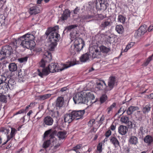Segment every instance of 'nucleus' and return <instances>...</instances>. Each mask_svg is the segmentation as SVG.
<instances>
[{
    "label": "nucleus",
    "mask_w": 153,
    "mask_h": 153,
    "mask_svg": "<svg viewBox=\"0 0 153 153\" xmlns=\"http://www.w3.org/2000/svg\"><path fill=\"white\" fill-rule=\"evenodd\" d=\"M48 68L49 70V72L51 73L57 72L59 71V70L60 71H61L63 70V69H61L59 68L58 64L55 63H52L49 64Z\"/></svg>",
    "instance_id": "14"
},
{
    "label": "nucleus",
    "mask_w": 153,
    "mask_h": 153,
    "mask_svg": "<svg viewBox=\"0 0 153 153\" xmlns=\"http://www.w3.org/2000/svg\"><path fill=\"white\" fill-rule=\"evenodd\" d=\"M53 118L50 116H48L45 117L44 119L43 125L44 126H51L53 124Z\"/></svg>",
    "instance_id": "22"
},
{
    "label": "nucleus",
    "mask_w": 153,
    "mask_h": 153,
    "mask_svg": "<svg viewBox=\"0 0 153 153\" xmlns=\"http://www.w3.org/2000/svg\"><path fill=\"white\" fill-rule=\"evenodd\" d=\"M17 132V130L16 129L13 128H11V131L10 134L7 135V140L4 143L2 144V146H3L6 144L9 140H12V138L13 137L15 138V134Z\"/></svg>",
    "instance_id": "15"
},
{
    "label": "nucleus",
    "mask_w": 153,
    "mask_h": 153,
    "mask_svg": "<svg viewBox=\"0 0 153 153\" xmlns=\"http://www.w3.org/2000/svg\"><path fill=\"white\" fill-rule=\"evenodd\" d=\"M36 103L35 102H31L30 103V105H29L30 107V109H31L32 108L34 107Z\"/></svg>",
    "instance_id": "62"
},
{
    "label": "nucleus",
    "mask_w": 153,
    "mask_h": 153,
    "mask_svg": "<svg viewBox=\"0 0 153 153\" xmlns=\"http://www.w3.org/2000/svg\"><path fill=\"white\" fill-rule=\"evenodd\" d=\"M111 132L110 129H109L106 131L105 134V135L106 137L108 138L111 135Z\"/></svg>",
    "instance_id": "56"
},
{
    "label": "nucleus",
    "mask_w": 153,
    "mask_h": 153,
    "mask_svg": "<svg viewBox=\"0 0 153 153\" xmlns=\"http://www.w3.org/2000/svg\"><path fill=\"white\" fill-rule=\"evenodd\" d=\"M24 113V109H21V110L19 111H18L16 113H14V114L13 115L14 116L18 114H21L23 113Z\"/></svg>",
    "instance_id": "59"
},
{
    "label": "nucleus",
    "mask_w": 153,
    "mask_h": 153,
    "mask_svg": "<svg viewBox=\"0 0 153 153\" xmlns=\"http://www.w3.org/2000/svg\"><path fill=\"white\" fill-rule=\"evenodd\" d=\"M51 42V44L49 46V50L51 51H53L56 46L57 45V42Z\"/></svg>",
    "instance_id": "44"
},
{
    "label": "nucleus",
    "mask_w": 153,
    "mask_h": 153,
    "mask_svg": "<svg viewBox=\"0 0 153 153\" xmlns=\"http://www.w3.org/2000/svg\"><path fill=\"white\" fill-rule=\"evenodd\" d=\"M71 112L74 120H77L82 118L85 111L84 110L73 111Z\"/></svg>",
    "instance_id": "11"
},
{
    "label": "nucleus",
    "mask_w": 153,
    "mask_h": 153,
    "mask_svg": "<svg viewBox=\"0 0 153 153\" xmlns=\"http://www.w3.org/2000/svg\"><path fill=\"white\" fill-rule=\"evenodd\" d=\"M116 128V125H114L113 124H112L110 127V129L113 131L115 130Z\"/></svg>",
    "instance_id": "60"
},
{
    "label": "nucleus",
    "mask_w": 153,
    "mask_h": 153,
    "mask_svg": "<svg viewBox=\"0 0 153 153\" xmlns=\"http://www.w3.org/2000/svg\"><path fill=\"white\" fill-rule=\"evenodd\" d=\"M34 39V35L29 33L23 35L21 36L22 46L24 48L33 49L36 45Z\"/></svg>",
    "instance_id": "1"
},
{
    "label": "nucleus",
    "mask_w": 153,
    "mask_h": 153,
    "mask_svg": "<svg viewBox=\"0 0 153 153\" xmlns=\"http://www.w3.org/2000/svg\"><path fill=\"white\" fill-rule=\"evenodd\" d=\"M135 44V42H131L128 43V44L126 46L124 50V52H127L128 49H130L131 47L133 46Z\"/></svg>",
    "instance_id": "45"
},
{
    "label": "nucleus",
    "mask_w": 153,
    "mask_h": 153,
    "mask_svg": "<svg viewBox=\"0 0 153 153\" xmlns=\"http://www.w3.org/2000/svg\"><path fill=\"white\" fill-rule=\"evenodd\" d=\"M51 96V94H48L42 95H40L39 96V98L40 100H44L50 98Z\"/></svg>",
    "instance_id": "43"
},
{
    "label": "nucleus",
    "mask_w": 153,
    "mask_h": 153,
    "mask_svg": "<svg viewBox=\"0 0 153 153\" xmlns=\"http://www.w3.org/2000/svg\"><path fill=\"white\" fill-rule=\"evenodd\" d=\"M1 88H0V89H2L6 90H9V85H8L7 82V80L6 79H5L4 82L3 80L2 81V83H1Z\"/></svg>",
    "instance_id": "33"
},
{
    "label": "nucleus",
    "mask_w": 153,
    "mask_h": 153,
    "mask_svg": "<svg viewBox=\"0 0 153 153\" xmlns=\"http://www.w3.org/2000/svg\"><path fill=\"white\" fill-rule=\"evenodd\" d=\"M64 119L65 122H68L69 123L74 120L71 112L69 114H65L64 117Z\"/></svg>",
    "instance_id": "26"
},
{
    "label": "nucleus",
    "mask_w": 153,
    "mask_h": 153,
    "mask_svg": "<svg viewBox=\"0 0 153 153\" xmlns=\"http://www.w3.org/2000/svg\"><path fill=\"white\" fill-rule=\"evenodd\" d=\"M66 132L61 131L58 132L57 135L59 139H63L66 137Z\"/></svg>",
    "instance_id": "39"
},
{
    "label": "nucleus",
    "mask_w": 153,
    "mask_h": 153,
    "mask_svg": "<svg viewBox=\"0 0 153 153\" xmlns=\"http://www.w3.org/2000/svg\"><path fill=\"white\" fill-rule=\"evenodd\" d=\"M121 122L123 123L127 124L129 127L131 128L133 127V123L131 121H129L128 117L126 116H122L120 119Z\"/></svg>",
    "instance_id": "18"
},
{
    "label": "nucleus",
    "mask_w": 153,
    "mask_h": 153,
    "mask_svg": "<svg viewBox=\"0 0 153 153\" xmlns=\"http://www.w3.org/2000/svg\"><path fill=\"white\" fill-rule=\"evenodd\" d=\"M151 106L149 104L143 106L142 109V111L143 114H146L149 113L151 110Z\"/></svg>",
    "instance_id": "30"
},
{
    "label": "nucleus",
    "mask_w": 153,
    "mask_h": 153,
    "mask_svg": "<svg viewBox=\"0 0 153 153\" xmlns=\"http://www.w3.org/2000/svg\"><path fill=\"white\" fill-rule=\"evenodd\" d=\"M0 132L2 133H7V134L8 133L9 131L8 130L4 128H2L0 129Z\"/></svg>",
    "instance_id": "57"
},
{
    "label": "nucleus",
    "mask_w": 153,
    "mask_h": 153,
    "mask_svg": "<svg viewBox=\"0 0 153 153\" xmlns=\"http://www.w3.org/2000/svg\"><path fill=\"white\" fill-rule=\"evenodd\" d=\"M12 52V49L11 47L8 45L3 47L1 51V55L2 56L1 60H2L5 57L9 56Z\"/></svg>",
    "instance_id": "3"
},
{
    "label": "nucleus",
    "mask_w": 153,
    "mask_h": 153,
    "mask_svg": "<svg viewBox=\"0 0 153 153\" xmlns=\"http://www.w3.org/2000/svg\"><path fill=\"white\" fill-rule=\"evenodd\" d=\"M110 142L114 147L116 148L120 147V143L115 136H111L110 138Z\"/></svg>",
    "instance_id": "16"
},
{
    "label": "nucleus",
    "mask_w": 153,
    "mask_h": 153,
    "mask_svg": "<svg viewBox=\"0 0 153 153\" xmlns=\"http://www.w3.org/2000/svg\"><path fill=\"white\" fill-rule=\"evenodd\" d=\"M153 55L149 56L144 62L142 65V66L146 67L148 65L151 61L152 59Z\"/></svg>",
    "instance_id": "42"
},
{
    "label": "nucleus",
    "mask_w": 153,
    "mask_h": 153,
    "mask_svg": "<svg viewBox=\"0 0 153 153\" xmlns=\"http://www.w3.org/2000/svg\"><path fill=\"white\" fill-rule=\"evenodd\" d=\"M99 50L101 52L104 53H107L110 51V48H107L104 45H101L99 47Z\"/></svg>",
    "instance_id": "35"
},
{
    "label": "nucleus",
    "mask_w": 153,
    "mask_h": 153,
    "mask_svg": "<svg viewBox=\"0 0 153 153\" xmlns=\"http://www.w3.org/2000/svg\"><path fill=\"white\" fill-rule=\"evenodd\" d=\"M90 57L89 53H86L82 55L79 57V60L81 62H85L87 61Z\"/></svg>",
    "instance_id": "25"
},
{
    "label": "nucleus",
    "mask_w": 153,
    "mask_h": 153,
    "mask_svg": "<svg viewBox=\"0 0 153 153\" xmlns=\"http://www.w3.org/2000/svg\"><path fill=\"white\" fill-rule=\"evenodd\" d=\"M28 57H25L21 58L18 59V61L21 63H23L26 62L27 61Z\"/></svg>",
    "instance_id": "54"
},
{
    "label": "nucleus",
    "mask_w": 153,
    "mask_h": 153,
    "mask_svg": "<svg viewBox=\"0 0 153 153\" xmlns=\"http://www.w3.org/2000/svg\"><path fill=\"white\" fill-rule=\"evenodd\" d=\"M5 16L4 15L0 14V25L1 26H5Z\"/></svg>",
    "instance_id": "41"
},
{
    "label": "nucleus",
    "mask_w": 153,
    "mask_h": 153,
    "mask_svg": "<svg viewBox=\"0 0 153 153\" xmlns=\"http://www.w3.org/2000/svg\"><path fill=\"white\" fill-rule=\"evenodd\" d=\"M85 45L84 42L81 38H78L74 42L75 50L77 52L81 51Z\"/></svg>",
    "instance_id": "5"
},
{
    "label": "nucleus",
    "mask_w": 153,
    "mask_h": 153,
    "mask_svg": "<svg viewBox=\"0 0 153 153\" xmlns=\"http://www.w3.org/2000/svg\"><path fill=\"white\" fill-rule=\"evenodd\" d=\"M146 28V25H144L140 27L136 32L137 35L139 36L144 35L147 31Z\"/></svg>",
    "instance_id": "23"
},
{
    "label": "nucleus",
    "mask_w": 153,
    "mask_h": 153,
    "mask_svg": "<svg viewBox=\"0 0 153 153\" xmlns=\"http://www.w3.org/2000/svg\"><path fill=\"white\" fill-rule=\"evenodd\" d=\"M96 7L97 10H103L107 8V1L105 0H96Z\"/></svg>",
    "instance_id": "8"
},
{
    "label": "nucleus",
    "mask_w": 153,
    "mask_h": 153,
    "mask_svg": "<svg viewBox=\"0 0 153 153\" xmlns=\"http://www.w3.org/2000/svg\"><path fill=\"white\" fill-rule=\"evenodd\" d=\"M77 27L76 25H71L68 26L66 28L67 31H70L71 29L74 28L75 27Z\"/></svg>",
    "instance_id": "53"
},
{
    "label": "nucleus",
    "mask_w": 153,
    "mask_h": 153,
    "mask_svg": "<svg viewBox=\"0 0 153 153\" xmlns=\"http://www.w3.org/2000/svg\"><path fill=\"white\" fill-rule=\"evenodd\" d=\"M128 131V128L126 126L120 125L118 127V132L120 134L125 135L127 134Z\"/></svg>",
    "instance_id": "21"
},
{
    "label": "nucleus",
    "mask_w": 153,
    "mask_h": 153,
    "mask_svg": "<svg viewBox=\"0 0 153 153\" xmlns=\"http://www.w3.org/2000/svg\"><path fill=\"white\" fill-rule=\"evenodd\" d=\"M73 99L75 104L84 103V97L83 95L79 93L76 94L73 97Z\"/></svg>",
    "instance_id": "12"
},
{
    "label": "nucleus",
    "mask_w": 153,
    "mask_h": 153,
    "mask_svg": "<svg viewBox=\"0 0 153 153\" xmlns=\"http://www.w3.org/2000/svg\"><path fill=\"white\" fill-rule=\"evenodd\" d=\"M79 33L77 32L75 30H73L70 33V39L71 41H75L78 38H80L79 37Z\"/></svg>",
    "instance_id": "24"
},
{
    "label": "nucleus",
    "mask_w": 153,
    "mask_h": 153,
    "mask_svg": "<svg viewBox=\"0 0 153 153\" xmlns=\"http://www.w3.org/2000/svg\"><path fill=\"white\" fill-rule=\"evenodd\" d=\"M99 49V47L98 46L90 48L89 53L90 57L93 59L98 57L101 54Z\"/></svg>",
    "instance_id": "7"
},
{
    "label": "nucleus",
    "mask_w": 153,
    "mask_h": 153,
    "mask_svg": "<svg viewBox=\"0 0 153 153\" xmlns=\"http://www.w3.org/2000/svg\"><path fill=\"white\" fill-rule=\"evenodd\" d=\"M128 142L130 144L136 145L138 143V138L135 136H131L128 140Z\"/></svg>",
    "instance_id": "31"
},
{
    "label": "nucleus",
    "mask_w": 153,
    "mask_h": 153,
    "mask_svg": "<svg viewBox=\"0 0 153 153\" xmlns=\"http://www.w3.org/2000/svg\"><path fill=\"white\" fill-rule=\"evenodd\" d=\"M57 131L56 130L53 131V132L50 135L49 139L45 141L43 144V147L45 148H46L49 147L51 143H53L54 141L56 138L54 135L56 134Z\"/></svg>",
    "instance_id": "6"
},
{
    "label": "nucleus",
    "mask_w": 153,
    "mask_h": 153,
    "mask_svg": "<svg viewBox=\"0 0 153 153\" xmlns=\"http://www.w3.org/2000/svg\"><path fill=\"white\" fill-rule=\"evenodd\" d=\"M29 7V13L30 15H36L40 13V8L39 6L30 4Z\"/></svg>",
    "instance_id": "10"
},
{
    "label": "nucleus",
    "mask_w": 153,
    "mask_h": 153,
    "mask_svg": "<svg viewBox=\"0 0 153 153\" xmlns=\"http://www.w3.org/2000/svg\"><path fill=\"white\" fill-rule=\"evenodd\" d=\"M107 96L105 94L102 95L100 98V101L101 103L105 102L107 100Z\"/></svg>",
    "instance_id": "49"
},
{
    "label": "nucleus",
    "mask_w": 153,
    "mask_h": 153,
    "mask_svg": "<svg viewBox=\"0 0 153 153\" xmlns=\"http://www.w3.org/2000/svg\"><path fill=\"white\" fill-rule=\"evenodd\" d=\"M82 146V144H78L76 146L73 147L70 150L74 151L76 153H81V152L79 151V150L80 149Z\"/></svg>",
    "instance_id": "38"
},
{
    "label": "nucleus",
    "mask_w": 153,
    "mask_h": 153,
    "mask_svg": "<svg viewBox=\"0 0 153 153\" xmlns=\"http://www.w3.org/2000/svg\"><path fill=\"white\" fill-rule=\"evenodd\" d=\"M12 43L15 48H17L20 45L22 46V41L21 39V37H20L17 39H14L13 40Z\"/></svg>",
    "instance_id": "29"
},
{
    "label": "nucleus",
    "mask_w": 153,
    "mask_h": 153,
    "mask_svg": "<svg viewBox=\"0 0 153 153\" xmlns=\"http://www.w3.org/2000/svg\"><path fill=\"white\" fill-rule=\"evenodd\" d=\"M145 128L142 126H140L138 130V134L140 135H143L145 131Z\"/></svg>",
    "instance_id": "50"
},
{
    "label": "nucleus",
    "mask_w": 153,
    "mask_h": 153,
    "mask_svg": "<svg viewBox=\"0 0 153 153\" xmlns=\"http://www.w3.org/2000/svg\"><path fill=\"white\" fill-rule=\"evenodd\" d=\"M106 39L107 41L110 43H111L114 41V38L112 36H108Z\"/></svg>",
    "instance_id": "55"
},
{
    "label": "nucleus",
    "mask_w": 153,
    "mask_h": 153,
    "mask_svg": "<svg viewBox=\"0 0 153 153\" xmlns=\"http://www.w3.org/2000/svg\"><path fill=\"white\" fill-rule=\"evenodd\" d=\"M8 67L9 70L11 72L15 71L17 70V68L16 65L14 63L10 64Z\"/></svg>",
    "instance_id": "37"
},
{
    "label": "nucleus",
    "mask_w": 153,
    "mask_h": 153,
    "mask_svg": "<svg viewBox=\"0 0 153 153\" xmlns=\"http://www.w3.org/2000/svg\"><path fill=\"white\" fill-rule=\"evenodd\" d=\"M83 94L84 95V103L88 105L90 104L92 102V100H94L95 98L94 95L91 92H88L85 93H83Z\"/></svg>",
    "instance_id": "9"
},
{
    "label": "nucleus",
    "mask_w": 153,
    "mask_h": 153,
    "mask_svg": "<svg viewBox=\"0 0 153 153\" xmlns=\"http://www.w3.org/2000/svg\"><path fill=\"white\" fill-rule=\"evenodd\" d=\"M38 75L41 77H43L44 76H47L50 72L48 68H43L41 71L39 69L37 71Z\"/></svg>",
    "instance_id": "17"
},
{
    "label": "nucleus",
    "mask_w": 153,
    "mask_h": 153,
    "mask_svg": "<svg viewBox=\"0 0 153 153\" xmlns=\"http://www.w3.org/2000/svg\"><path fill=\"white\" fill-rule=\"evenodd\" d=\"M64 104V99L62 97H58L56 101V106L57 107L60 108L62 107Z\"/></svg>",
    "instance_id": "27"
},
{
    "label": "nucleus",
    "mask_w": 153,
    "mask_h": 153,
    "mask_svg": "<svg viewBox=\"0 0 153 153\" xmlns=\"http://www.w3.org/2000/svg\"><path fill=\"white\" fill-rule=\"evenodd\" d=\"M7 82L9 85V89L11 90L14 88L16 82L13 79H10L8 80H7Z\"/></svg>",
    "instance_id": "32"
},
{
    "label": "nucleus",
    "mask_w": 153,
    "mask_h": 153,
    "mask_svg": "<svg viewBox=\"0 0 153 153\" xmlns=\"http://www.w3.org/2000/svg\"><path fill=\"white\" fill-rule=\"evenodd\" d=\"M138 109V108L137 107H134L131 106L127 109L126 113L128 115H130L133 112Z\"/></svg>",
    "instance_id": "34"
},
{
    "label": "nucleus",
    "mask_w": 153,
    "mask_h": 153,
    "mask_svg": "<svg viewBox=\"0 0 153 153\" xmlns=\"http://www.w3.org/2000/svg\"><path fill=\"white\" fill-rule=\"evenodd\" d=\"M111 21L110 19H108L103 21L100 25V27L102 30H104L105 28L110 25L111 23Z\"/></svg>",
    "instance_id": "19"
},
{
    "label": "nucleus",
    "mask_w": 153,
    "mask_h": 153,
    "mask_svg": "<svg viewBox=\"0 0 153 153\" xmlns=\"http://www.w3.org/2000/svg\"><path fill=\"white\" fill-rule=\"evenodd\" d=\"M126 18L123 16L120 15L118 16V21L122 23H124L125 22Z\"/></svg>",
    "instance_id": "47"
},
{
    "label": "nucleus",
    "mask_w": 153,
    "mask_h": 153,
    "mask_svg": "<svg viewBox=\"0 0 153 153\" xmlns=\"http://www.w3.org/2000/svg\"><path fill=\"white\" fill-rule=\"evenodd\" d=\"M51 129L47 130L45 131L44 134V138L45 139H49V136L53 132H51Z\"/></svg>",
    "instance_id": "48"
},
{
    "label": "nucleus",
    "mask_w": 153,
    "mask_h": 153,
    "mask_svg": "<svg viewBox=\"0 0 153 153\" xmlns=\"http://www.w3.org/2000/svg\"><path fill=\"white\" fill-rule=\"evenodd\" d=\"M70 11L69 10H65L63 12V14L61 17V19L62 20H66L70 16Z\"/></svg>",
    "instance_id": "28"
},
{
    "label": "nucleus",
    "mask_w": 153,
    "mask_h": 153,
    "mask_svg": "<svg viewBox=\"0 0 153 153\" xmlns=\"http://www.w3.org/2000/svg\"><path fill=\"white\" fill-rule=\"evenodd\" d=\"M147 30L149 32L153 31V24L151 25L148 28Z\"/></svg>",
    "instance_id": "61"
},
{
    "label": "nucleus",
    "mask_w": 153,
    "mask_h": 153,
    "mask_svg": "<svg viewBox=\"0 0 153 153\" xmlns=\"http://www.w3.org/2000/svg\"><path fill=\"white\" fill-rule=\"evenodd\" d=\"M102 143H98L97 147V150L99 152V153H101L102 152Z\"/></svg>",
    "instance_id": "51"
},
{
    "label": "nucleus",
    "mask_w": 153,
    "mask_h": 153,
    "mask_svg": "<svg viewBox=\"0 0 153 153\" xmlns=\"http://www.w3.org/2000/svg\"><path fill=\"white\" fill-rule=\"evenodd\" d=\"M96 88L100 90L105 91L108 90V86L103 80H99L97 82Z\"/></svg>",
    "instance_id": "13"
},
{
    "label": "nucleus",
    "mask_w": 153,
    "mask_h": 153,
    "mask_svg": "<svg viewBox=\"0 0 153 153\" xmlns=\"http://www.w3.org/2000/svg\"><path fill=\"white\" fill-rule=\"evenodd\" d=\"M44 58L45 59V60L42 59L39 63L40 66L43 68L45 67L46 62L47 61H50L52 59L51 53L50 51H46L44 54Z\"/></svg>",
    "instance_id": "4"
},
{
    "label": "nucleus",
    "mask_w": 153,
    "mask_h": 153,
    "mask_svg": "<svg viewBox=\"0 0 153 153\" xmlns=\"http://www.w3.org/2000/svg\"><path fill=\"white\" fill-rule=\"evenodd\" d=\"M79 9L77 7H76L74 10L73 13L75 14H76L79 12Z\"/></svg>",
    "instance_id": "63"
},
{
    "label": "nucleus",
    "mask_w": 153,
    "mask_h": 153,
    "mask_svg": "<svg viewBox=\"0 0 153 153\" xmlns=\"http://www.w3.org/2000/svg\"><path fill=\"white\" fill-rule=\"evenodd\" d=\"M76 64V63H74L73 62H70L68 64H64L63 65V66L64 68H67L70 67L71 66H73Z\"/></svg>",
    "instance_id": "52"
},
{
    "label": "nucleus",
    "mask_w": 153,
    "mask_h": 153,
    "mask_svg": "<svg viewBox=\"0 0 153 153\" xmlns=\"http://www.w3.org/2000/svg\"><path fill=\"white\" fill-rule=\"evenodd\" d=\"M116 104L115 102H114L107 109V111L108 114H109L111 111H112L113 109L116 107Z\"/></svg>",
    "instance_id": "46"
},
{
    "label": "nucleus",
    "mask_w": 153,
    "mask_h": 153,
    "mask_svg": "<svg viewBox=\"0 0 153 153\" xmlns=\"http://www.w3.org/2000/svg\"><path fill=\"white\" fill-rule=\"evenodd\" d=\"M0 101L3 102H7L5 97L2 95L0 96Z\"/></svg>",
    "instance_id": "58"
},
{
    "label": "nucleus",
    "mask_w": 153,
    "mask_h": 153,
    "mask_svg": "<svg viewBox=\"0 0 153 153\" xmlns=\"http://www.w3.org/2000/svg\"><path fill=\"white\" fill-rule=\"evenodd\" d=\"M116 31L120 34H122L124 31V28L122 25H117L115 27Z\"/></svg>",
    "instance_id": "40"
},
{
    "label": "nucleus",
    "mask_w": 153,
    "mask_h": 153,
    "mask_svg": "<svg viewBox=\"0 0 153 153\" xmlns=\"http://www.w3.org/2000/svg\"><path fill=\"white\" fill-rule=\"evenodd\" d=\"M59 27L58 26H55L53 27H50L46 30L45 34L49 36L50 42H57L60 39V37L59 34L58 33Z\"/></svg>",
    "instance_id": "2"
},
{
    "label": "nucleus",
    "mask_w": 153,
    "mask_h": 153,
    "mask_svg": "<svg viewBox=\"0 0 153 153\" xmlns=\"http://www.w3.org/2000/svg\"><path fill=\"white\" fill-rule=\"evenodd\" d=\"M115 82L116 78L115 76H111L109 77L108 79V84L110 90L114 88Z\"/></svg>",
    "instance_id": "20"
},
{
    "label": "nucleus",
    "mask_w": 153,
    "mask_h": 153,
    "mask_svg": "<svg viewBox=\"0 0 153 153\" xmlns=\"http://www.w3.org/2000/svg\"><path fill=\"white\" fill-rule=\"evenodd\" d=\"M33 113V111L32 110H30L29 112L27 113V115L29 117V118H30V115L31 114H32Z\"/></svg>",
    "instance_id": "64"
},
{
    "label": "nucleus",
    "mask_w": 153,
    "mask_h": 153,
    "mask_svg": "<svg viewBox=\"0 0 153 153\" xmlns=\"http://www.w3.org/2000/svg\"><path fill=\"white\" fill-rule=\"evenodd\" d=\"M144 141L145 142L149 145L153 142V138L151 135H147L144 137Z\"/></svg>",
    "instance_id": "36"
}]
</instances>
